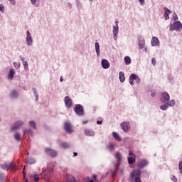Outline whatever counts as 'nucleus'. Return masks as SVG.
<instances>
[{
  "mask_svg": "<svg viewBox=\"0 0 182 182\" xmlns=\"http://www.w3.org/2000/svg\"><path fill=\"white\" fill-rule=\"evenodd\" d=\"M140 176H141V171H140V170H139V169L134 170L130 173L129 181V182H141Z\"/></svg>",
  "mask_w": 182,
  "mask_h": 182,
  "instance_id": "nucleus-1",
  "label": "nucleus"
},
{
  "mask_svg": "<svg viewBox=\"0 0 182 182\" xmlns=\"http://www.w3.org/2000/svg\"><path fill=\"white\" fill-rule=\"evenodd\" d=\"M180 29H182V24L180 21H175L170 26L171 32H173V31H180Z\"/></svg>",
  "mask_w": 182,
  "mask_h": 182,
  "instance_id": "nucleus-2",
  "label": "nucleus"
},
{
  "mask_svg": "<svg viewBox=\"0 0 182 182\" xmlns=\"http://www.w3.org/2000/svg\"><path fill=\"white\" fill-rule=\"evenodd\" d=\"M1 167L3 170H15L16 165L12 163H5L4 164H1Z\"/></svg>",
  "mask_w": 182,
  "mask_h": 182,
  "instance_id": "nucleus-3",
  "label": "nucleus"
},
{
  "mask_svg": "<svg viewBox=\"0 0 182 182\" xmlns=\"http://www.w3.org/2000/svg\"><path fill=\"white\" fill-rule=\"evenodd\" d=\"M74 112L78 116H83V114H85V111L83 110V106H82L79 104L75 105V107L74 109Z\"/></svg>",
  "mask_w": 182,
  "mask_h": 182,
  "instance_id": "nucleus-4",
  "label": "nucleus"
},
{
  "mask_svg": "<svg viewBox=\"0 0 182 182\" xmlns=\"http://www.w3.org/2000/svg\"><path fill=\"white\" fill-rule=\"evenodd\" d=\"M134 80L136 81V83H137L138 85L139 83H140V77H139V76H137L136 74H131L129 77V83L132 86L134 85Z\"/></svg>",
  "mask_w": 182,
  "mask_h": 182,
  "instance_id": "nucleus-5",
  "label": "nucleus"
},
{
  "mask_svg": "<svg viewBox=\"0 0 182 182\" xmlns=\"http://www.w3.org/2000/svg\"><path fill=\"white\" fill-rule=\"evenodd\" d=\"M45 152L47 156H50V157H56L58 156V152L50 148H46Z\"/></svg>",
  "mask_w": 182,
  "mask_h": 182,
  "instance_id": "nucleus-6",
  "label": "nucleus"
},
{
  "mask_svg": "<svg viewBox=\"0 0 182 182\" xmlns=\"http://www.w3.org/2000/svg\"><path fill=\"white\" fill-rule=\"evenodd\" d=\"M64 102H65V105L66 107H68V109H70V107H72V106L73 105V102L72 101V99L70 98V97H69V96L65 97Z\"/></svg>",
  "mask_w": 182,
  "mask_h": 182,
  "instance_id": "nucleus-7",
  "label": "nucleus"
},
{
  "mask_svg": "<svg viewBox=\"0 0 182 182\" xmlns=\"http://www.w3.org/2000/svg\"><path fill=\"white\" fill-rule=\"evenodd\" d=\"M23 126V122L18 121L14 123V124L11 127V132H15V130H18V129H21Z\"/></svg>",
  "mask_w": 182,
  "mask_h": 182,
  "instance_id": "nucleus-8",
  "label": "nucleus"
},
{
  "mask_svg": "<svg viewBox=\"0 0 182 182\" xmlns=\"http://www.w3.org/2000/svg\"><path fill=\"white\" fill-rule=\"evenodd\" d=\"M128 157L129 164H134L136 163V156L133 154V151H130Z\"/></svg>",
  "mask_w": 182,
  "mask_h": 182,
  "instance_id": "nucleus-9",
  "label": "nucleus"
},
{
  "mask_svg": "<svg viewBox=\"0 0 182 182\" xmlns=\"http://www.w3.org/2000/svg\"><path fill=\"white\" fill-rule=\"evenodd\" d=\"M170 100V95L167 92H163L162 97H161V102L162 103H166Z\"/></svg>",
  "mask_w": 182,
  "mask_h": 182,
  "instance_id": "nucleus-10",
  "label": "nucleus"
},
{
  "mask_svg": "<svg viewBox=\"0 0 182 182\" xmlns=\"http://www.w3.org/2000/svg\"><path fill=\"white\" fill-rule=\"evenodd\" d=\"M121 127L124 132H129L130 130V123L124 122L121 124Z\"/></svg>",
  "mask_w": 182,
  "mask_h": 182,
  "instance_id": "nucleus-11",
  "label": "nucleus"
},
{
  "mask_svg": "<svg viewBox=\"0 0 182 182\" xmlns=\"http://www.w3.org/2000/svg\"><path fill=\"white\" fill-rule=\"evenodd\" d=\"M64 129L67 133H72V124H70V122H65L64 123Z\"/></svg>",
  "mask_w": 182,
  "mask_h": 182,
  "instance_id": "nucleus-12",
  "label": "nucleus"
},
{
  "mask_svg": "<svg viewBox=\"0 0 182 182\" xmlns=\"http://www.w3.org/2000/svg\"><path fill=\"white\" fill-rule=\"evenodd\" d=\"M151 46H160V41H159V38L152 37L151 41Z\"/></svg>",
  "mask_w": 182,
  "mask_h": 182,
  "instance_id": "nucleus-13",
  "label": "nucleus"
},
{
  "mask_svg": "<svg viewBox=\"0 0 182 182\" xmlns=\"http://www.w3.org/2000/svg\"><path fill=\"white\" fill-rule=\"evenodd\" d=\"M102 66L103 69H109L110 68V63L106 59L102 60Z\"/></svg>",
  "mask_w": 182,
  "mask_h": 182,
  "instance_id": "nucleus-14",
  "label": "nucleus"
},
{
  "mask_svg": "<svg viewBox=\"0 0 182 182\" xmlns=\"http://www.w3.org/2000/svg\"><path fill=\"white\" fill-rule=\"evenodd\" d=\"M148 164H149V162H147V161L142 160V161H140L139 163L138 164V167L139 168H144V167H146V166H147Z\"/></svg>",
  "mask_w": 182,
  "mask_h": 182,
  "instance_id": "nucleus-15",
  "label": "nucleus"
},
{
  "mask_svg": "<svg viewBox=\"0 0 182 182\" xmlns=\"http://www.w3.org/2000/svg\"><path fill=\"white\" fill-rule=\"evenodd\" d=\"M119 33V26H113V35L114 39L116 41L117 39V34Z\"/></svg>",
  "mask_w": 182,
  "mask_h": 182,
  "instance_id": "nucleus-16",
  "label": "nucleus"
},
{
  "mask_svg": "<svg viewBox=\"0 0 182 182\" xmlns=\"http://www.w3.org/2000/svg\"><path fill=\"white\" fill-rule=\"evenodd\" d=\"M52 171H53V169H49V168H47V170H45V169L43 170L41 174L44 176H43L44 180H46V175L49 174V173H52Z\"/></svg>",
  "mask_w": 182,
  "mask_h": 182,
  "instance_id": "nucleus-17",
  "label": "nucleus"
},
{
  "mask_svg": "<svg viewBox=\"0 0 182 182\" xmlns=\"http://www.w3.org/2000/svg\"><path fill=\"white\" fill-rule=\"evenodd\" d=\"M165 9V13H164V18L166 19V21H167V19H169L170 17L168 16V15H170V14H171V11H170L167 8H164Z\"/></svg>",
  "mask_w": 182,
  "mask_h": 182,
  "instance_id": "nucleus-18",
  "label": "nucleus"
},
{
  "mask_svg": "<svg viewBox=\"0 0 182 182\" xmlns=\"http://www.w3.org/2000/svg\"><path fill=\"white\" fill-rule=\"evenodd\" d=\"M21 60L23 62L25 70H28V69H29V67L28 65V61H25V58L23 57H21Z\"/></svg>",
  "mask_w": 182,
  "mask_h": 182,
  "instance_id": "nucleus-19",
  "label": "nucleus"
},
{
  "mask_svg": "<svg viewBox=\"0 0 182 182\" xmlns=\"http://www.w3.org/2000/svg\"><path fill=\"white\" fill-rule=\"evenodd\" d=\"M23 134L27 136H33V132L32 131V129H24L23 130Z\"/></svg>",
  "mask_w": 182,
  "mask_h": 182,
  "instance_id": "nucleus-20",
  "label": "nucleus"
},
{
  "mask_svg": "<svg viewBox=\"0 0 182 182\" xmlns=\"http://www.w3.org/2000/svg\"><path fill=\"white\" fill-rule=\"evenodd\" d=\"M85 136H95V132L90 129H85Z\"/></svg>",
  "mask_w": 182,
  "mask_h": 182,
  "instance_id": "nucleus-21",
  "label": "nucleus"
},
{
  "mask_svg": "<svg viewBox=\"0 0 182 182\" xmlns=\"http://www.w3.org/2000/svg\"><path fill=\"white\" fill-rule=\"evenodd\" d=\"M60 146L63 149H69V148H70V145L68 142H60Z\"/></svg>",
  "mask_w": 182,
  "mask_h": 182,
  "instance_id": "nucleus-22",
  "label": "nucleus"
},
{
  "mask_svg": "<svg viewBox=\"0 0 182 182\" xmlns=\"http://www.w3.org/2000/svg\"><path fill=\"white\" fill-rule=\"evenodd\" d=\"M115 159L117 160L118 163H122V154H120V152H116Z\"/></svg>",
  "mask_w": 182,
  "mask_h": 182,
  "instance_id": "nucleus-23",
  "label": "nucleus"
},
{
  "mask_svg": "<svg viewBox=\"0 0 182 182\" xmlns=\"http://www.w3.org/2000/svg\"><path fill=\"white\" fill-rule=\"evenodd\" d=\"M95 50L97 55L99 56V55H100V46L99 45V43H95Z\"/></svg>",
  "mask_w": 182,
  "mask_h": 182,
  "instance_id": "nucleus-24",
  "label": "nucleus"
},
{
  "mask_svg": "<svg viewBox=\"0 0 182 182\" xmlns=\"http://www.w3.org/2000/svg\"><path fill=\"white\" fill-rule=\"evenodd\" d=\"M119 80L122 83L126 80V77H124V73L123 72H119Z\"/></svg>",
  "mask_w": 182,
  "mask_h": 182,
  "instance_id": "nucleus-25",
  "label": "nucleus"
},
{
  "mask_svg": "<svg viewBox=\"0 0 182 182\" xmlns=\"http://www.w3.org/2000/svg\"><path fill=\"white\" fill-rule=\"evenodd\" d=\"M112 136L115 139V140H117V141H120L122 140V138H120L119 134L117 132H113Z\"/></svg>",
  "mask_w": 182,
  "mask_h": 182,
  "instance_id": "nucleus-26",
  "label": "nucleus"
},
{
  "mask_svg": "<svg viewBox=\"0 0 182 182\" xmlns=\"http://www.w3.org/2000/svg\"><path fill=\"white\" fill-rule=\"evenodd\" d=\"M30 178H33V181L38 182L39 181V175L38 174L30 175Z\"/></svg>",
  "mask_w": 182,
  "mask_h": 182,
  "instance_id": "nucleus-27",
  "label": "nucleus"
},
{
  "mask_svg": "<svg viewBox=\"0 0 182 182\" xmlns=\"http://www.w3.org/2000/svg\"><path fill=\"white\" fill-rule=\"evenodd\" d=\"M14 75H15V70L10 69L9 73V79H14Z\"/></svg>",
  "mask_w": 182,
  "mask_h": 182,
  "instance_id": "nucleus-28",
  "label": "nucleus"
},
{
  "mask_svg": "<svg viewBox=\"0 0 182 182\" xmlns=\"http://www.w3.org/2000/svg\"><path fill=\"white\" fill-rule=\"evenodd\" d=\"M146 45V43L144 42V40H141L139 41V49H143Z\"/></svg>",
  "mask_w": 182,
  "mask_h": 182,
  "instance_id": "nucleus-29",
  "label": "nucleus"
},
{
  "mask_svg": "<svg viewBox=\"0 0 182 182\" xmlns=\"http://www.w3.org/2000/svg\"><path fill=\"white\" fill-rule=\"evenodd\" d=\"M124 62L126 65H130L132 63V59L129 56L124 58Z\"/></svg>",
  "mask_w": 182,
  "mask_h": 182,
  "instance_id": "nucleus-30",
  "label": "nucleus"
},
{
  "mask_svg": "<svg viewBox=\"0 0 182 182\" xmlns=\"http://www.w3.org/2000/svg\"><path fill=\"white\" fill-rule=\"evenodd\" d=\"M107 149H108V150H109V151H113V150H114V145L112 143H109L107 146Z\"/></svg>",
  "mask_w": 182,
  "mask_h": 182,
  "instance_id": "nucleus-31",
  "label": "nucleus"
},
{
  "mask_svg": "<svg viewBox=\"0 0 182 182\" xmlns=\"http://www.w3.org/2000/svg\"><path fill=\"white\" fill-rule=\"evenodd\" d=\"M14 139L17 140V141H21V134L18 132H16L14 135Z\"/></svg>",
  "mask_w": 182,
  "mask_h": 182,
  "instance_id": "nucleus-32",
  "label": "nucleus"
},
{
  "mask_svg": "<svg viewBox=\"0 0 182 182\" xmlns=\"http://www.w3.org/2000/svg\"><path fill=\"white\" fill-rule=\"evenodd\" d=\"M27 161H28V164H35V163H36V161L33 158H28L27 159Z\"/></svg>",
  "mask_w": 182,
  "mask_h": 182,
  "instance_id": "nucleus-33",
  "label": "nucleus"
},
{
  "mask_svg": "<svg viewBox=\"0 0 182 182\" xmlns=\"http://www.w3.org/2000/svg\"><path fill=\"white\" fill-rule=\"evenodd\" d=\"M11 97H13V98L18 97V92L15 90L11 91Z\"/></svg>",
  "mask_w": 182,
  "mask_h": 182,
  "instance_id": "nucleus-34",
  "label": "nucleus"
},
{
  "mask_svg": "<svg viewBox=\"0 0 182 182\" xmlns=\"http://www.w3.org/2000/svg\"><path fill=\"white\" fill-rule=\"evenodd\" d=\"M26 42H27V45H32L33 43V41H32V37H26Z\"/></svg>",
  "mask_w": 182,
  "mask_h": 182,
  "instance_id": "nucleus-35",
  "label": "nucleus"
},
{
  "mask_svg": "<svg viewBox=\"0 0 182 182\" xmlns=\"http://www.w3.org/2000/svg\"><path fill=\"white\" fill-rule=\"evenodd\" d=\"M168 108V104L166 103L164 105H161L160 109L161 110H167V109Z\"/></svg>",
  "mask_w": 182,
  "mask_h": 182,
  "instance_id": "nucleus-36",
  "label": "nucleus"
},
{
  "mask_svg": "<svg viewBox=\"0 0 182 182\" xmlns=\"http://www.w3.org/2000/svg\"><path fill=\"white\" fill-rule=\"evenodd\" d=\"M33 93H34V96H35V97H36V100L38 101V99H39V97H38V91H36V89L33 88Z\"/></svg>",
  "mask_w": 182,
  "mask_h": 182,
  "instance_id": "nucleus-37",
  "label": "nucleus"
},
{
  "mask_svg": "<svg viewBox=\"0 0 182 182\" xmlns=\"http://www.w3.org/2000/svg\"><path fill=\"white\" fill-rule=\"evenodd\" d=\"M29 124H30L31 127H33V129H34L35 130H36V123H35V122L31 121V122H29Z\"/></svg>",
  "mask_w": 182,
  "mask_h": 182,
  "instance_id": "nucleus-38",
  "label": "nucleus"
},
{
  "mask_svg": "<svg viewBox=\"0 0 182 182\" xmlns=\"http://www.w3.org/2000/svg\"><path fill=\"white\" fill-rule=\"evenodd\" d=\"M14 68H16V69H19V68H21V63H17V62H14L13 63Z\"/></svg>",
  "mask_w": 182,
  "mask_h": 182,
  "instance_id": "nucleus-39",
  "label": "nucleus"
},
{
  "mask_svg": "<svg viewBox=\"0 0 182 182\" xmlns=\"http://www.w3.org/2000/svg\"><path fill=\"white\" fill-rule=\"evenodd\" d=\"M174 105H176V102L174 101V100H171L169 101L168 106L173 107V106H174Z\"/></svg>",
  "mask_w": 182,
  "mask_h": 182,
  "instance_id": "nucleus-40",
  "label": "nucleus"
},
{
  "mask_svg": "<svg viewBox=\"0 0 182 182\" xmlns=\"http://www.w3.org/2000/svg\"><path fill=\"white\" fill-rule=\"evenodd\" d=\"M5 9V6L4 4H0V12H2L4 14Z\"/></svg>",
  "mask_w": 182,
  "mask_h": 182,
  "instance_id": "nucleus-41",
  "label": "nucleus"
},
{
  "mask_svg": "<svg viewBox=\"0 0 182 182\" xmlns=\"http://www.w3.org/2000/svg\"><path fill=\"white\" fill-rule=\"evenodd\" d=\"M178 168H179L181 174H182V161L179 162Z\"/></svg>",
  "mask_w": 182,
  "mask_h": 182,
  "instance_id": "nucleus-42",
  "label": "nucleus"
},
{
  "mask_svg": "<svg viewBox=\"0 0 182 182\" xmlns=\"http://www.w3.org/2000/svg\"><path fill=\"white\" fill-rule=\"evenodd\" d=\"M31 3L36 6L38 5V0H31Z\"/></svg>",
  "mask_w": 182,
  "mask_h": 182,
  "instance_id": "nucleus-43",
  "label": "nucleus"
},
{
  "mask_svg": "<svg viewBox=\"0 0 182 182\" xmlns=\"http://www.w3.org/2000/svg\"><path fill=\"white\" fill-rule=\"evenodd\" d=\"M23 180L25 182H28V178H26V176H25V171H23Z\"/></svg>",
  "mask_w": 182,
  "mask_h": 182,
  "instance_id": "nucleus-44",
  "label": "nucleus"
},
{
  "mask_svg": "<svg viewBox=\"0 0 182 182\" xmlns=\"http://www.w3.org/2000/svg\"><path fill=\"white\" fill-rule=\"evenodd\" d=\"M151 63L154 66H156V58H152Z\"/></svg>",
  "mask_w": 182,
  "mask_h": 182,
  "instance_id": "nucleus-45",
  "label": "nucleus"
},
{
  "mask_svg": "<svg viewBox=\"0 0 182 182\" xmlns=\"http://www.w3.org/2000/svg\"><path fill=\"white\" fill-rule=\"evenodd\" d=\"M92 177H93V178H94V180H95V182H99V179H97L96 175H93Z\"/></svg>",
  "mask_w": 182,
  "mask_h": 182,
  "instance_id": "nucleus-46",
  "label": "nucleus"
},
{
  "mask_svg": "<svg viewBox=\"0 0 182 182\" xmlns=\"http://www.w3.org/2000/svg\"><path fill=\"white\" fill-rule=\"evenodd\" d=\"M171 180L174 182H177V178H176L174 176L171 178Z\"/></svg>",
  "mask_w": 182,
  "mask_h": 182,
  "instance_id": "nucleus-47",
  "label": "nucleus"
},
{
  "mask_svg": "<svg viewBox=\"0 0 182 182\" xmlns=\"http://www.w3.org/2000/svg\"><path fill=\"white\" fill-rule=\"evenodd\" d=\"M12 5H15V0H9Z\"/></svg>",
  "mask_w": 182,
  "mask_h": 182,
  "instance_id": "nucleus-48",
  "label": "nucleus"
},
{
  "mask_svg": "<svg viewBox=\"0 0 182 182\" xmlns=\"http://www.w3.org/2000/svg\"><path fill=\"white\" fill-rule=\"evenodd\" d=\"M173 19L174 21H177V19H178V17L177 16V14H175V16H173Z\"/></svg>",
  "mask_w": 182,
  "mask_h": 182,
  "instance_id": "nucleus-49",
  "label": "nucleus"
},
{
  "mask_svg": "<svg viewBox=\"0 0 182 182\" xmlns=\"http://www.w3.org/2000/svg\"><path fill=\"white\" fill-rule=\"evenodd\" d=\"M26 33H27V38L31 37V33L29 32V31H27Z\"/></svg>",
  "mask_w": 182,
  "mask_h": 182,
  "instance_id": "nucleus-50",
  "label": "nucleus"
},
{
  "mask_svg": "<svg viewBox=\"0 0 182 182\" xmlns=\"http://www.w3.org/2000/svg\"><path fill=\"white\" fill-rule=\"evenodd\" d=\"M141 5H144V0H139Z\"/></svg>",
  "mask_w": 182,
  "mask_h": 182,
  "instance_id": "nucleus-51",
  "label": "nucleus"
},
{
  "mask_svg": "<svg viewBox=\"0 0 182 182\" xmlns=\"http://www.w3.org/2000/svg\"><path fill=\"white\" fill-rule=\"evenodd\" d=\"M151 96H152V97H154V96H156V92H152L151 94Z\"/></svg>",
  "mask_w": 182,
  "mask_h": 182,
  "instance_id": "nucleus-52",
  "label": "nucleus"
},
{
  "mask_svg": "<svg viewBox=\"0 0 182 182\" xmlns=\"http://www.w3.org/2000/svg\"><path fill=\"white\" fill-rule=\"evenodd\" d=\"M115 25H116V26H119V21H115Z\"/></svg>",
  "mask_w": 182,
  "mask_h": 182,
  "instance_id": "nucleus-53",
  "label": "nucleus"
},
{
  "mask_svg": "<svg viewBox=\"0 0 182 182\" xmlns=\"http://www.w3.org/2000/svg\"><path fill=\"white\" fill-rule=\"evenodd\" d=\"M97 124H102V121H97Z\"/></svg>",
  "mask_w": 182,
  "mask_h": 182,
  "instance_id": "nucleus-54",
  "label": "nucleus"
},
{
  "mask_svg": "<svg viewBox=\"0 0 182 182\" xmlns=\"http://www.w3.org/2000/svg\"><path fill=\"white\" fill-rule=\"evenodd\" d=\"M76 156H77V153L74 152V153H73V157H76Z\"/></svg>",
  "mask_w": 182,
  "mask_h": 182,
  "instance_id": "nucleus-55",
  "label": "nucleus"
},
{
  "mask_svg": "<svg viewBox=\"0 0 182 182\" xmlns=\"http://www.w3.org/2000/svg\"><path fill=\"white\" fill-rule=\"evenodd\" d=\"M60 82H63V78L62 77H60Z\"/></svg>",
  "mask_w": 182,
  "mask_h": 182,
  "instance_id": "nucleus-56",
  "label": "nucleus"
},
{
  "mask_svg": "<svg viewBox=\"0 0 182 182\" xmlns=\"http://www.w3.org/2000/svg\"><path fill=\"white\" fill-rule=\"evenodd\" d=\"M83 124H86V123H87V121H83Z\"/></svg>",
  "mask_w": 182,
  "mask_h": 182,
  "instance_id": "nucleus-57",
  "label": "nucleus"
},
{
  "mask_svg": "<svg viewBox=\"0 0 182 182\" xmlns=\"http://www.w3.org/2000/svg\"><path fill=\"white\" fill-rule=\"evenodd\" d=\"M90 182H95V181L94 180H91Z\"/></svg>",
  "mask_w": 182,
  "mask_h": 182,
  "instance_id": "nucleus-58",
  "label": "nucleus"
},
{
  "mask_svg": "<svg viewBox=\"0 0 182 182\" xmlns=\"http://www.w3.org/2000/svg\"><path fill=\"white\" fill-rule=\"evenodd\" d=\"M90 1H93V0H90Z\"/></svg>",
  "mask_w": 182,
  "mask_h": 182,
  "instance_id": "nucleus-59",
  "label": "nucleus"
}]
</instances>
